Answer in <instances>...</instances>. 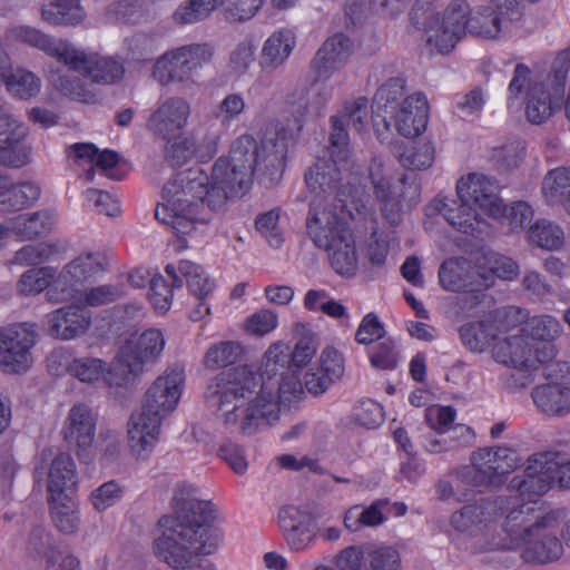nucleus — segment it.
<instances>
[{"mask_svg":"<svg viewBox=\"0 0 570 570\" xmlns=\"http://www.w3.org/2000/svg\"><path fill=\"white\" fill-rule=\"evenodd\" d=\"M474 269L463 258L444 261L439 269L441 286L451 292H474Z\"/></svg>","mask_w":570,"mask_h":570,"instance_id":"29","label":"nucleus"},{"mask_svg":"<svg viewBox=\"0 0 570 570\" xmlns=\"http://www.w3.org/2000/svg\"><path fill=\"white\" fill-rule=\"evenodd\" d=\"M206 401L216 407L227 426H238L243 435H253L278 420L276 393L262 383V376L247 366L230 368L208 386Z\"/></svg>","mask_w":570,"mask_h":570,"instance_id":"3","label":"nucleus"},{"mask_svg":"<svg viewBox=\"0 0 570 570\" xmlns=\"http://www.w3.org/2000/svg\"><path fill=\"white\" fill-rule=\"evenodd\" d=\"M405 80L401 77L390 78L375 92L373 98L372 121L379 137L382 136V129L390 130L389 118H392L402 101L405 99Z\"/></svg>","mask_w":570,"mask_h":570,"instance_id":"21","label":"nucleus"},{"mask_svg":"<svg viewBox=\"0 0 570 570\" xmlns=\"http://www.w3.org/2000/svg\"><path fill=\"white\" fill-rule=\"evenodd\" d=\"M353 168L350 156L344 160L333 155L330 144V157L317 160L305 173V183L312 194L307 220H321L335 214L351 215L348 203L352 197V181L343 183L344 173Z\"/></svg>","mask_w":570,"mask_h":570,"instance_id":"6","label":"nucleus"},{"mask_svg":"<svg viewBox=\"0 0 570 570\" xmlns=\"http://www.w3.org/2000/svg\"><path fill=\"white\" fill-rule=\"evenodd\" d=\"M218 0H186L174 12V20L179 24H190L209 17Z\"/></svg>","mask_w":570,"mask_h":570,"instance_id":"49","label":"nucleus"},{"mask_svg":"<svg viewBox=\"0 0 570 570\" xmlns=\"http://www.w3.org/2000/svg\"><path fill=\"white\" fill-rule=\"evenodd\" d=\"M535 406L550 416H563L570 412V387L558 383L543 384L533 389Z\"/></svg>","mask_w":570,"mask_h":570,"instance_id":"28","label":"nucleus"},{"mask_svg":"<svg viewBox=\"0 0 570 570\" xmlns=\"http://www.w3.org/2000/svg\"><path fill=\"white\" fill-rule=\"evenodd\" d=\"M331 95V89L324 83H315L311 88H302L292 92L288 96V102L293 105L294 112L299 116L306 114L318 116L328 102Z\"/></svg>","mask_w":570,"mask_h":570,"instance_id":"38","label":"nucleus"},{"mask_svg":"<svg viewBox=\"0 0 570 570\" xmlns=\"http://www.w3.org/2000/svg\"><path fill=\"white\" fill-rule=\"evenodd\" d=\"M350 215L335 214L321 220H307V234L313 243L327 252L328 261L335 273L351 277L358 266L355 239L347 226Z\"/></svg>","mask_w":570,"mask_h":570,"instance_id":"7","label":"nucleus"},{"mask_svg":"<svg viewBox=\"0 0 570 570\" xmlns=\"http://www.w3.org/2000/svg\"><path fill=\"white\" fill-rule=\"evenodd\" d=\"M190 115L189 102L181 97H169L149 116L147 128L161 139L178 135L187 125Z\"/></svg>","mask_w":570,"mask_h":570,"instance_id":"20","label":"nucleus"},{"mask_svg":"<svg viewBox=\"0 0 570 570\" xmlns=\"http://www.w3.org/2000/svg\"><path fill=\"white\" fill-rule=\"evenodd\" d=\"M40 196V187L33 183L10 184L8 179L0 185V212L12 213L31 206Z\"/></svg>","mask_w":570,"mask_h":570,"instance_id":"33","label":"nucleus"},{"mask_svg":"<svg viewBox=\"0 0 570 570\" xmlns=\"http://www.w3.org/2000/svg\"><path fill=\"white\" fill-rule=\"evenodd\" d=\"M330 144L333 146V155L345 159L350 156L348 135L346 127H352L357 134H362L367 126V99L360 97L351 104H346L340 116H333Z\"/></svg>","mask_w":570,"mask_h":570,"instance_id":"18","label":"nucleus"},{"mask_svg":"<svg viewBox=\"0 0 570 570\" xmlns=\"http://www.w3.org/2000/svg\"><path fill=\"white\" fill-rule=\"evenodd\" d=\"M470 460L472 468L463 469L459 475L462 483L480 492L500 488L507 475L520 464L517 452L505 446L479 449Z\"/></svg>","mask_w":570,"mask_h":570,"instance_id":"9","label":"nucleus"},{"mask_svg":"<svg viewBox=\"0 0 570 570\" xmlns=\"http://www.w3.org/2000/svg\"><path fill=\"white\" fill-rule=\"evenodd\" d=\"M75 279L70 275H65V268L61 271L59 276L51 281L50 285L46 288V299L49 303L58 304L68 301L73 297V293L77 291L73 288Z\"/></svg>","mask_w":570,"mask_h":570,"instance_id":"59","label":"nucleus"},{"mask_svg":"<svg viewBox=\"0 0 570 570\" xmlns=\"http://www.w3.org/2000/svg\"><path fill=\"white\" fill-rule=\"evenodd\" d=\"M41 18L52 26H77L86 18L80 0H50L41 7Z\"/></svg>","mask_w":570,"mask_h":570,"instance_id":"36","label":"nucleus"},{"mask_svg":"<svg viewBox=\"0 0 570 570\" xmlns=\"http://www.w3.org/2000/svg\"><path fill=\"white\" fill-rule=\"evenodd\" d=\"M243 346L235 341H223L209 346L204 356V365L216 370L236 363L243 355Z\"/></svg>","mask_w":570,"mask_h":570,"instance_id":"48","label":"nucleus"},{"mask_svg":"<svg viewBox=\"0 0 570 570\" xmlns=\"http://www.w3.org/2000/svg\"><path fill=\"white\" fill-rule=\"evenodd\" d=\"M213 48L206 43L183 46L157 59L153 76L161 85L193 82V73L212 60Z\"/></svg>","mask_w":570,"mask_h":570,"instance_id":"10","label":"nucleus"},{"mask_svg":"<svg viewBox=\"0 0 570 570\" xmlns=\"http://www.w3.org/2000/svg\"><path fill=\"white\" fill-rule=\"evenodd\" d=\"M27 550L33 557L51 560L53 544L50 533L41 525L33 527L28 535Z\"/></svg>","mask_w":570,"mask_h":570,"instance_id":"57","label":"nucleus"},{"mask_svg":"<svg viewBox=\"0 0 570 570\" xmlns=\"http://www.w3.org/2000/svg\"><path fill=\"white\" fill-rule=\"evenodd\" d=\"M546 80L547 82H533L527 91L525 116L534 125H540L549 119L553 114L554 104H558L564 95L567 76L562 80L561 91L559 92L554 61L546 76Z\"/></svg>","mask_w":570,"mask_h":570,"instance_id":"17","label":"nucleus"},{"mask_svg":"<svg viewBox=\"0 0 570 570\" xmlns=\"http://www.w3.org/2000/svg\"><path fill=\"white\" fill-rule=\"evenodd\" d=\"M557 348L554 344L544 343L541 348L524 335H512L499 341L493 347L497 362L513 368L508 384L513 389H522L532 382V372L541 363L554 358Z\"/></svg>","mask_w":570,"mask_h":570,"instance_id":"8","label":"nucleus"},{"mask_svg":"<svg viewBox=\"0 0 570 570\" xmlns=\"http://www.w3.org/2000/svg\"><path fill=\"white\" fill-rule=\"evenodd\" d=\"M226 17L232 21H246L253 18L265 0H218Z\"/></svg>","mask_w":570,"mask_h":570,"instance_id":"55","label":"nucleus"},{"mask_svg":"<svg viewBox=\"0 0 570 570\" xmlns=\"http://www.w3.org/2000/svg\"><path fill=\"white\" fill-rule=\"evenodd\" d=\"M263 367L266 374H284V371L292 368L289 348L284 344H273L264 354Z\"/></svg>","mask_w":570,"mask_h":570,"instance_id":"52","label":"nucleus"},{"mask_svg":"<svg viewBox=\"0 0 570 570\" xmlns=\"http://www.w3.org/2000/svg\"><path fill=\"white\" fill-rule=\"evenodd\" d=\"M430 213L441 214L444 219L455 229L473 235L480 224L476 209L468 202L460 198L449 199L435 198L429 206Z\"/></svg>","mask_w":570,"mask_h":570,"instance_id":"25","label":"nucleus"},{"mask_svg":"<svg viewBox=\"0 0 570 570\" xmlns=\"http://www.w3.org/2000/svg\"><path fill=\"white\" fill-rule=\"evenodd\" d=\"M353 42L344 33L330 37L317 50L311 62L318 79H328L333 72L342 68L351 57Z\"/></svg>","mask_w":570,"mask_h":570,"instance_id":"22","label":"nucleus"},{"mask_svg":"<svg viewBox=\"0 0 570 570\" xmlns=\"http://www.w3.org/2000/svg\"><path fill=\"white\" fill-rule=\"evenodd\" d=\"M295 46L293 33L282 29L272 33L264 42L259 56V67L263 70H275L288 59Z\"/></svg>","mask_w":570,"mask_h":570,"instance_id":"30","label":"nucleus"},{"mask_svg":"<svg viewBox=\"0 0 570 570\" xmlns=\"http://www.w3.org/2000/svg\"><path fill=\"white\" fill-rule=\"evenodd\" d=\"M533 82H547V80L546 77L532 78L530 68L524 63L515 65L512 79L508 87L509 101L519 100L523 96L527 98L528 88Z\"/></svg>","mask_w":570,"mask_h":570,"instance_id":"54","label":"nucleus"},{"mask_svg":"<svg viewBox=\"0 0 570 570\" xmlns=\"http://www.w3.org/2000/svg\"><path fill=\"white\" fill-rule=\"evenodd\" d=\"M498 330L491 322H472L460 327L462 343L472 352H483L495 340Z\"/></svg>","mask_w":570,"mask_h":570,"instance_id":"42","label":"nucleus"},{"mask_svg":"<svg viewBox=\"0 0 570 570\" xmlns=\"http://www.w3.org/2000/svg\"><path fill=\"white\" fill-rule=\"evenodd\" d=\"M16 37L20 41L42 50L48 56L56 58L59 62H62L63 65L67 63V60L73 47L66 41L56 40L49 35H46L42 31L31 27L18 28L16 30Z\"/></svg>","mask_w":570,"mask_h":570,"instance_id":"34","label":"nucleus"},{"mask_svg":"<svg viewBox=\"0 0 570 570\" xmlns=\"http://www.w3.org/2000/svg\"><path fill=\"white\" fill-rule=\"evenodd\" d=\"M109 259L105 253H86L65 266V275H70L75 283L92 282L107 271Z\"/></svg>","mask_w":570,"mask_h":570,"instance_id":"37","label":"nucleus"},{"mask_svg":"<svg viewBox=\"0 0 570 570\" xmlns=\"http://www.w3.org/2000/svg\"><path fill=\"white\" fill-rule=\"evenodd\" d=\"M76 464L70 454L60 452L51 461L48 473L49 495L75 493Z\"/></svg>","mask_w":570,"mask_h":570,"instance_id":"31","label":"nucleus"},{"mask_svg":"<svg viewBox=\"0 0 570 570\" xmlns=\"http://www.w3.org/2000/svg\"><path fill=\"white\" fill-rule=\"evenodd\" d=\"M105 363L96 357H79L67 364V371L81 382H92L100 377Z\"/></svg>","mask_w":570,"mask_h":570,"instance_id":"53","label":"nucleus"},{"mask_svg":"<svg viewBox=\"0 0 570 570\" xmlns=\"http://www.w3.org/2000/svg\"><path fill=\"white\" fill-rule=\"evenodd\" d=\"M469 33L474 37L494 39L500 32L508 29L510 23L498 10L491 7H480L474 11L470 10Z\"/></svg>","mask_w":570,"mask_h":570,"instance_id":"39","label":"nucleus"},{"mask_svg":"<svg viewBox=\"0 0 570 570\" xmlns=\"http://www.w3.org/2000/svg\"><path fill=\"white\" fill-rule=\"evenodd\" d=\"M527 234L530 243L548 250L558 249L563 244L561 227L548 219H538L529 226Z\"/></svg>","mask_w":570,"mask_h":570,"instance_id":"47","label":"nucleus"},{"mask_svg":"<svg viewBox=\"0 0 570 570\" xmlns=\"http://www.w3.org/2000/svg\"><path fill=\"white\" fill-rule=\"evenodd\" d=\"M173 286H169L163 276L156 275L149 279V299L156 311L166 313L173 299Z\"/></svg>","mask_w":570,"mask_h":570,"instance_id":"62","label":"nucleus"},{"mask_svg":"<svg viewBox=\"0 0 570 570\" xmlns=\"http://www.w3.org/2000/svg\"><path fill=\"white\" fill-rule=\"evenodd\" d=\"M336 569L318 566L315 570H363V551L360 547H348L335 558Z\"/></svg>","mask_w":570,"mask_h":570,"instance_id":"64","label":"nucleus"},{"mask_svg":"<svg viewBox=\"0 0 570 570\" xmlns=\"http://www.w3.org/2000/svg\"><path fill=\"white\" fill-rule=\"evenodd\" d=\"M286 157V140L275 136L261 145L250 135H242L230 146L227 158L219 157L210 177L200 167L177 173L163 187V204L155 218L171 226L179 235H188L196 224L206 225L227 200L244 195L250 187L255 169L261 179L273 186L282 178Z\"/></svg>","mask_w":570,"mask_h":570,"instance_id":"1","label":"nucleus"},{"mask_svg":"<svg viewBox=\"0 0 570 570\" xmlns=\"http://www.w3.org/2000/svg\"><path fill=\"white\" fill-rule=\"evenodd\" d=\"M66 66L77 70L91 83L117 85L125 76V67L121 61L96 52H85L75 47H72Z\"/></svg>","mask_w":570,"mask_h":570,"instance_id":"16","label":"nucleus"},{"mask_svg":"<svg viewBox=\"0 0 570 570\" xmlns=\"http://www.w3.org/2000/svg\"><path fill=\"white\" fill-rule=\"evenodd\" d=\"M542 191L549 204L564 208L570 200V166L549 170L542 181Z\"/></svg>","mask_w":570,"mask_h":570,"instance_id":"41","label":"nucleus"},{"mask_svg":"<svg viewBox=\"0 0 570 570\" xmlns=\"http://www.w3.org/2000/svg\"><path fill=\"white\" fill-rule=\"evenodd\" d=\"M562 331L563 327L559 320L551 315L533 316L527 322V332L535 348H541L544 343L553 344Z\"/></svg>","mask_w":570,"mask_h":570,"instance_id":"45","label":"nucleus"},{"mask_svg":"<svg viewBox=\"0 0 570 570\" xmlns=\"http://www.w3.org/2000/svg\"><path fill=\"white\" fill-rule=\"evenodd\" d=\"M428 101L422 94H414L402 101L400 109L392 118L396 131L404 137H415L423 132L428 125Z\"/></svg>","mask_w":570,"mask_h":570,"instance_id":"23","label":"nucleus"},{"mask_svg":"<svg viewBox=\"0 0 570 570\" xmlns=\"http://www.w3.org/2000/svg\"><path fill=\"white\" fill-rule=\"evenodd\" d=\"M165 146L164 156L171 166H183L196 153V144L191 138L183 137L179 134L170 137Z\"/></svg>","mask_w":570,"mask_h":570,"instance_id":"50","label":"nucleus"},{"mask_svg":"<svg viewBox=\"0 0 570 570\" xmlns=\"http://www.w3.org/2000/svg\"><path fill=\"white\" fill-rule=\"evenodd\" d=\"M33 325L19 324L0 330V366L8 373L26 372L32 364Z\"/></svg>","mask_w":570,"mask_h":570,"instance_id":"13","label":"nucleus"},{"mask_svg":"<svg viewBox=\"0 0 570 570\" xmlns=\"http://www.w3.org/2000/svg\"><path fill=\"white\" fill-rule=\"evenodd\" d=\"M56 276L52 267H41L24 272L18 283L19 292L23 295L38 294L45 291Z\"/></svg>","mask_w":570,"mask_h":570,"instance_id":"51","label":"nucleus"},{"mask_svg":"<svg viewBox=\"0 0 570 570\" xmlns=\"http://www.w3.org/2000/svg\"><path fill=\"white\" fill-rule=\"evenodd\" d=\"M500 532L491 538L474 539L475 552L520 549L529 538L539 535L552 521L534 500L524 501L519 495L500 497L494 501Z\"/></svg>","mask_w":570,"mask_h":570,"instance_id":"5","label":"nucleus"},{"mask_svg":"<svg viewBox=\"0 0 570 570\" xmlns=\"http://www.w3.org/2000/svg\"><path fill=\"white\" fill-rule=\"evenodd\" d=\"M552 485L553 476L550 475L547 464L543 463L542 453L530 456L524 471L514 475L509 483L511 490L529 498L544 494Z\"/></svg>","mask_w":570,"mask_h":570,"instance_id":"24","label":"nucleus"},{"mask_svg":"<svg viewBox=\"0 0 570 570\" xmlns=\"http://www.w3.org/2000/svg\"><path fill=\"white\" fill-rule=\"evenodd\" d=\"M75 279L70 275H65V268L61 271L59 276L51 281L50 285L46 288V299L49 303L58 304L68 301L73 297V293L77 291L73 288Z\"/></svg>","mask_w":570,"mask_h":570,"instance_id":"61","label":"nucleus"},{"mask_svg":"<svg viewBox=\"0 0 570 570\" xmlns=\"http://www.w3.org/2000/svg\"><path fill=\"white\" fill-rule=\"evenodd\" d=\"M543 463L551 476L553 484L558 483L561 488H570V459L554 452L542 453Z\"/></svg>","mask_w":570,"mask_h":570,"instance_id":"58","label":"nucleus"},{"mask_svg":"<svg viewBox=\"0 0 570 570\" xmlns=\"http://www.w3.org/2000/svg\"><path fill=\"white\" fill-rule=\"evenodd\" d=\"M165 340L159 330L145 331L136 342L128 341L119 351L112 372L128 382L142 372L144 366L154 362L161 353Z\"/></svg>","mask_w":570,"mask_h":570,"instance_id":"11","label":"nucleus"},{"mask_svg":"<svg viewBox=\"0 0 570 570\" xmlns=\"http://www.w3.org/2000/svg\"><path fill=\"white\" fill-rule=\"evenodd\" d=\"M42 324L49 336L67 341L81 336L88 331L91 315L83 306L70 304L47 314Z\"/></svg>","mask_w":570,"mask_h":570,"instance_id":"19","label":"nucleus"},{"mask_svg":"<svg viewBox=\"0 0 570 570\" xmlns=\"http://www.w3.org/2000/svg\"><path fill=\"white\" fill-rule=\"evenodd\" d=\"M314 522L311 513L294 505L284 507L278 513V523L284 532L299 530V528L313 525Z\"/></svg>","mask_w":570,"mask_h":570,"instance_id":"63","label":"nucleus"},{"mask_svg":"<svg viewBox=\"0 0 570 570\" xmlns=\"http://www.w3.org/2000/svg\"><path fill=\"white\" fill-rule=\"evenodd\" d=\"M400 557L392 548H381L363 558V570H399Z\"/></svg>","mask_w":570,"mask_h":570,"instance_id":"56","label":"nucleus"},{"mask_svg":"<svg viewBox=\"0 0 570 570\" xmlns=\"http://www.w3.org/2000/svg\"><path fill=\"white\" fill-rule=\"evenodd\" d=\"M75 279L70 275H65V268L61 271L59 276L51 281L50 285L46 288V299L49 303L58 304L68 301L73 297V293L77 291L73 288Z\"/></svg>","mask_w":570,"mask_h":570,"instance_id":"60","label":"nucleus"},{"mask_svg":"<svg viewBox=\"0 0 570 570\" xmlns=\"http://www.w3.org/2000/svg\"><path fill=\"white\" fill-rule=\"evenodd\" d=\"M178 272L198 301L205 299L215 288V283L206 275L204 268L190 261H180Z\"/></svg>","mask_w":570,"mask_h":570,"instance_id":"43","label":"nucleus"},{"mask_svg":"<svg viewBox=\"0 0 570 570\" xmlns=\"http://www.w3.org/2000/svg\"><path fill=\"white\" fill-rule=\"evenodd\" d=\"M75 493L49 495L51 518L55 527L65 534L75 533L80 525Z\"/></svg>","mask_w":570,"mask_h":570,"instance_id":"35","label":"nucleus"},{"mask_svg":"<svg viewBox=\"0 0 570 570\" xmlns=\"http://www.w3.org/2000/svg\"><path fill=\"white\" fill-rule=\"evenodd\" d=\"M75 72L78 71L65 65L63 68L51 70L48 79L51 86L62 95L81 102L95 104L97 101L96 94Z\"/></svg>","mask_w":570,"mask_h":570,"instance_id":"32","label":"nucleus"},{"mask_svg":"<svg viewBox=\"0 0 570 570\" xmlns=\"http://www.w3.org/2000/svg\"><path fill=\"white\" fill-rule=\"evenodd\" d=\"M173 508L171 515L159 519L164 530L154 542L155 554L176 570H216L208 560L191 563L194 556L210 554L218 546L212 503L199 500L193 487L181 484L174 492Z\"/></svg>","mask_w":570,"mask_h":570,"instance_id":"2","label":"nucleus"},{"mask_svg":"<svg viewBox=\"0 0 570 570\" xmlns=\"http://www.w3.org/2000/svg\"><path fill=\"white\" fill-rule=\"evenodd\" d=\"M392 151L400 164L410 170L426 169L434 161V147L425 140L414 141L409 146L395 144Z\"/></svg>","mask_w":570,"mask_h":570,"instance_id":"40","label":"nucleus"},{"mask_svg":"<svg viewBox=\"0 0 570 570\" xmlns=\"http://www.w3.org/2000/svg\"><path fill=\"white\" fill-rule=\"evenodd\" d=\"M470 8L464 1H453L436 17L434 32L428 38V43L440 53H449L455 45L469 32Z\"/></svg>","mask_w":570,"mask_h":570,"instance_id":"14","label":"nucleus"},{"mask_svg":"<svg viewBox=\"0 0 570 570\" xmlns=\"http://www.w3.org/2000/svg\"><path fill=\"white\" fill-rule=\"evenodd\" d=\"M53 225L49 212L39 210L30 215H21L12 220V229L23 238L32 239L48 234Z\"/></svg>","mask_w":570,"mask_h":570,"instance_id":"44","label":"nucleus"},{"mask_svg":"<svg viewBox=\"0 0 570 570\" xmlns=\"http://www.w3.org/2000/svg\"><path fill=\"white\" fill-rule=\"evenodd\" d=\"M368 178L376 199L382 204V210L386 212L387 207H391L386 218L391 223L396 224L399 222V215L394 213V207L399 205L401 197H406V191H403L402 195H397L392 190L390 176L386 174L383 163L376 158H373L368 166Z\"/></svg>","mask_w":570,"mask_h":570,"instance_id":"26","label":"nucleus"},{"mask_svg":"<svg viewBox=\"0 0 570 570\" xmlns=\"http://www.w3.org/2000/svg\"><path fill=\"white\" fill-rule=\"evenodd\" d=\"M184 381L183 367L174 365L147 390L141 412L132 414L128 423L129 446L137 458L147 456L158 441L160 423L175 410Z\"/></svg>","mask_w":570,"mask_h":570,"instance_id":"4","label":"nucleus"},{"mask_svg":"<svg viewBox=\"0 0 570 570\" xmlns=\"http://www.w3.org/2000/svg\"><path fill=\"white\" fill-rule=\"evenodd\" d=\"M497 181L481 174H470L465 179L461 178L456 184V194L462 202H468L476 210L493 218H499L504 213V205L499 196Z\"/></svg>","mask_w":570,"mask_h":570,"instance_id":"15","label":"nucleus"},{"mask_svg":"<svg viewBox=\"0 0 570 570\" xmlns=\"http://www.w3.org/2000/svg\"><path fill=\"white\" fill-rule=\"evenodd\" d=\"M97 414L92 409L78 403L71 406L62 426V436L78 459L88 464L95 459L94 440L96 435Z\"/></svg>","mask_w":570,"mask_h":570,"instance_id":"12","label":"nucleus"},{"mask_svg":"<svg viewBox=\"0 0 570 570\" xmlns=\"http://www.w3.org/2000/svg\"><path fill=\"white\" fill-rule=\"evenodd\" d=\"M7 90L14 97L28 100L35 97L41 87L40 79L31 71L18 68L7 73L6 81H2Z\"/></svg>","mask_w":570,"mask_h":570,"instance_id":"46","label":"nucleus"},{"mask_svg":"<svg viewBox=\"0 0 570 570\" xmlns=\"http://www.w3.org/2000/svg\"><path fill=\"white\" fill-rule=\"evenodd\" d=\"M547 528L539 530V535L534 534L529 538L521 547L523 548L521 557L528 563H549L558 560L563 547L561 541L554 535L546 531Z\"/></svg>","mask_w":570,"mask_h":570,"instance_id":"27","label":"nucleus"}]
</instances>
